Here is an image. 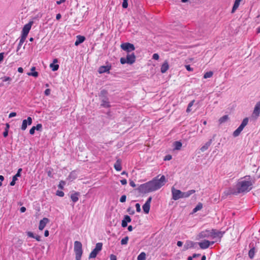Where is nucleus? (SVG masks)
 Wrapping results in <instances>:
<instances>
[{
    "mask_svg": "<svg viewBox=\"0 0 260 260\" xmlns=\"http://www.w3.org/2000/svg\"><path fill=\"white\" fill-rule=\"evenodd\" d=\"M158 176L151 181L141 184L138 188L139 192L146 193L158 190L166 182L165 176L162 175L158 179Z\"/></svg>",
    "mask_w": 260,
    "mask_h": 260,
    "instance_id": "f257e3e1",
    "label": "nucleus"
},
{
    "mask_svg": "<svg viewBox=\"0 0 260 260\" xmlns=\"http://www.w3.org/2000/svg\"><path fill=\"white\" fill-rule=\"evenodd\" d=\"M254 183L250 176H246L241 178L236 185L237 191H231V193H240L247 192L251 190Z\"/></svg>",
    "mask_w": 260,
    "mask_h": 260,
    "instance_id": "f03ea898",
    "label": "nucleus"
},
{
    "mask_svg": "<svg viewBox=\"0 0 260 260\" xmlns=\"http://www.w3.org/2000/svg\"><path fill=\"white\" fill-rule=\"evenodd\" d=\"M222 233L221 232L216 231L215 230H205L200 232L197 237V240H200L204 238H209L214 239L216 238H221L222 236Z\"/></svg>",
    "mask_w": 260,
    "mask_h": 260,
    "instance_id": "7ed1b4c3",
    "label": "nucleus"
},
{
    "mask_svg": "<svg viewBox=\"0 0 260 260\" xmlns=\"http://www.w3.org/2000/svg\"><path fill=\"white\" fill-rule=\"evenodd\" d=\"M74 250L75 253L76 259L81 260L83 253L82 243L78 241L74 242Z\"/></svg>",
    "mask_w": 260,
    "mask_h": 260,
    "instance_id": "20e7f679",
    "label": "nucleus"
},
{
    "mask_svg": "<svg viewBox=\"0 0 260 260\" xmlns=\"http://www.w3.org/2000/svg\"><path fill=\"white\" fill-rule=\"evenodd\" d=\"M136 61V56L134 53L131 54H127L126 58L121 57L120 59V63L122 64L125 63H128L132 64L134 63Z\"/></svg>",
    "mask_w": 260,
    "mask_h": 260,
    "instance_id": "39448f33",
    "label": "nucleus"
},
{
    "mask_svg": "<svg viewBox=\"0 0 260 260\" xmlns=\"http://www.w3.org/2000/svg\"><path fill=\"white\" fill-rule=\"evenodd\" d=\"M120 48L128 53L135 50V47L133 44L130 43H123L120 45Z\"/></svg>",
    "mask_w": 260,
    "mask_h": 260,
    "instance_id": "423d86ee",
    "label": "nucleus"
},
{
    "mask_svg": "<svg viewBox=\"0 0 260 260\" xmlns=\"http://www.w3.org/2000/svg\"><path fill=\"white\" fill-rule=\"evenodd\" d=\"M32 23V21H30L28 23L24 25L22 28V34L21 36L26 38L29 31L31 29Z\"/></svg>",
    "mask_w": 260,
    "mask_h": 260,
    "instance_id": "0eeeda50",
    "label": "nucleus"
},
{
    "mask_svg": "<svg viewBox=\"0 0 260 260\" xmlns=\"http://www.w3.org/2000/svg\"><path fill=\"white\" fill-rule=\"evenodd\" d=\"M260 115V101L257 102L254 107V109L252 114V117L257 118Z\"/></svg>",
    "mask_w": 260,
    "mask_h": 260,
    "instance_id": "6e6552de",
    "label": "nucleus"
},
{
    "mask_svg": "<svg viewBox=\"0 0 260 260\" xmlns=\"http://www.w3.org/2000/svg\"><path fill=\"white\" fill-rule=\"evenodd\" d=\"M215 241H209L208 240H204L199 243L200 247L202 249L208 248L210 245H213Z\"/></svg>",
    "mask_w": 260,
    "mask_h": 260,
    "instance_id": "1a4fd4ad",
    "label": "nucleus"
},
{
    "mask_svg": "<svg viewBox=\"0 0 260 260\" xmlns=\"http://www.w3.org/2000/svg\"><path fill=\"white\" fill-rule=\"evenodd\" d=\"M32 122V118L30 117H28L27 119H24L22 121V125L21 128L22 131H24L26 129L27 125H30Z\"/></svg>",
    "mask_w": 260,
    "mask_h": 260,
    "instance_id": "9d476101",
    "label": "nucleus"
},
{
    "mask_svg": "<svg viewBox=\"0 0 260 260\" xmlns=\"http://www.w3.org/2000/svg\"><path fill=\"white\" fill-rule=\"evenodd\" d=\"M49 219L46 217H44L42 220H41L39 225V230L42 231L45 227L46 224L49 222Z\"/></svg>",
    "mask_w": 260,
    "mask_h": 260,
    "instance_id": "9b49d317",
    "label": "nucleus"
},
{
    "mask_svg": "<svg viewBox=\"0 0 260 260\" xmlns=\"http://www.w3.org/2000/svg\"><path fill=\"white\" fill-rule=\"evenodd\" d=\"M195 192L196 190L194 189H191L186 192H181V191H180V198H188L191 194L194 193Z\"/></svg>",
    "mask_w": 260,
    "mask_h": 260,
    "instance_id": "f8f14e48",
    "label": "nucleus"
},
{
    "mask_svg": "<svg viewBox=\"0 0 260 260\" xmlns=\"http://www.w3.org/2000/svg\"><path fill=\"white\" fill-rule=\"evenodd\" d=\"M111 69V66H102L99 68L98 72L100 74L109 72Z\"/></svg>",
    "mask_w": 260,
    "mask_h": 260,
    "instance_id": "ddd939ff",
    "label": "nucleus"
},
{
    "mask_svg": "<svg viewBox=\"0 0 260 260\" xmlns=\"http://www.w3.org/2000/svg\"><path fill=\"white\" fill-rule=\"evenodd\" d=\"M21 171V168H20L18 170L17 173L13 177L12 180L10 183L11 186H14L15 184L16 181L17 180V177L20 176V173Z\"/></svg>",
    "mask_w": 260,
    "mask_h": 260,
    "instance_id": "4468645a",
    "label": "nucleus"
},
{
    "mask_svg": "<svg viewBox=\"0 0 260 260\" xmlns=\"http://www.w3.org/2000/svg\"><path fill=\"white\" fill-rule=\"evenodd\" d=\"M42 129V125L41 123L38 124L36 126H32L29 130V134L33 135L35 134V130L41 131Z\"/></svg>",
    "mask_w": 260,
    "mask_h": 260,
    "instance_id": "2eb2a0df",
    "label": "nucleus"
},
{
    "mask_svg": "<svg viewBox=\"0 0 260 260\" xmlns=\"http://www.w3.org/2000/svg\"><path fill=\"white\" fill-rule=\"evenodd\" d=\"M172 198L174 200L179 199V190L175 189L174 186L172 188Z\"/></svg>",
    "mask_w": 260,
    "mask_h": 260,
    "instance_id": "dca6fc26",
    "label": "nucleus"
},
{
    "mask_svg": "<svg viewBox=\"0 0 260 260\" xmlns=\"http://www.w3.org/2000/svg\"><path fill=\"white\" fill-rule=\"evenodd\" d=\"M58 62L57 59H54L53 61V63L50 64V68L52 69L53 71H56L58 70L59 68V65L57 64H55Z\"/></svg>",
    "mask_w": 260,
    "mask_h": 260,
    "instance_id": "f3484780",
    "label": "nucleus"
},
{
    "mask_svg": "<svg viewBox=\"0 0 260 260\" xmlns=\"http://www.w3.org/2000/svg\"><path fill=\"white\" fill-rule=\"evenodd\" d=\"M114 168L117 171H120L122 170L121 161L120 159H117L114 165Z\"/></svg>",
    "mask_w": 260,
    "mask_h": 260,
    "instance_id": "a211bd4d",
    "label": "nucleus"
},
{
    "mask_svg": "<svg viewBox=\"0 0 260 260\" xmlns=\"http://www.w3.org/2000/svg\"><path fill=\"white\" fill-rule=\"evenodd\" d=\"M76 38L77 39L75 43V46L79 45L80 44L83 43L85 40V38L84 36H82L80 35L77 36Z\"/></svg>",
    "mask_w": 260,
    "mask_h": 260,
    "instance_id": "6ab92c4d",
    "label": "nucleus"
},
{
    "mask_svg": "<svg viewBox=\"0 0 260 260\" xmlns=\"http://www.w3.org/2000/svg\"><path fill=\"white\" fill-rule=\"evenodd\" d=\"M79 196L80 193L78 192H75L71 195V199L73 203H75L78 201Z\"/></svg>",
    "mask_w": 260,
    "mask_h": 260,
    "instance_id": "aec40b11",
    "label": "nucleus"
},
{
    "mask_svg": "<svg viewBox=\"0 0 260 260\" xmlns=\"http://www.w3.org/2000/svg\"><path fill=\"white\" fill-rule=\"evenodd\" d=\"M169 64L167 61H165L161 67V72L162 73H165L167 72V71L169 69Z\"/></svg>",
    "mask_w": 260,
    "mask_h": 260,
    "instance_id": "412c9836",
    "label": "nucleus"
},
{
    "mask_svg": "<svg viewBox=\"0 0 260 260\" xmlns=\"http://www.w3.org/2000/svg\"><path fill=\"white\" fill-rule=\"evenodd\" d=\"M242 0H235L234 2V4L232 10V13H234L235 11L238 8L240 3L242 2Z\"/></svg>",
    "mask_w": 260,
    "mask_h": 260,
    "instance_id": "4be33fe9",
    "label": "nucleus"
},
{
    "mask_svg": "<svg viewBox=\"0 0 260 260\" xmlns=\"http://www.w3.org/2000/svg\"><path fill=\"white\" fill-rule=\"evenodd\" d=\"M142 208H143L144 213L146 214H148L150 210V205H149L147 203H145L143 205Z\"/></svg>",
    "mask_w": 260,
    "mask_h": 260,
    "instance_id": "5701e85b",
    "label": "nucleus"
},
{
    "mask_svg": "<svg viewBox=\"0 0 260 260\" xmlns=\"http://www.w3.org/2000/svg\"><path fill=\"white\" fill-rule=\"evenodd\" d=\"M229 120V116L228 115H224L218 120V122L220 124L225 123Z\"/></svg>",
    "mask_w": 260,
    "mask_h": 260,
    "instance_id": "b1692460",
    "label": "nucleus"
},
{
    "mask_svg": "<svg viewBox=\"0 0 260 260\" xmlns=\"http://www.w3.org/2000/svg\"><path fill=\"white\" fill-rule=\"evenodd\" d=\"M99 252L95 248L90 252L89 255V258H95Z\"/></svg>",
    "mask_w": 260,
    "mask_h": 260,
    "instance_id": "393cba45",
    "label": "nucleus"
},
{
    "mask_svg": "<svg viewBox=\"0 0 260 260\" xmlns=\"http://www.w3.org/2000/svg\"><path fill=\"white\" fill-rule=\"evenodd\" d=\"M25 40H26V38H24V37L21 36L20 40H19V44H18V47L17 48V51H18L20 49L21 46L22 45L23 43L25 42Z\"/></svg>",
    "mask_w": 260,
    "mask_h": 260,
    "instance_id": "a878e982",
    "label": "nucleus"
},
{
    "mask_svg": "<svg viewBox=\"0 0 260 260\" xmlns=\"http://www.w3.org/2000/svg\"><path fill=\"white\" fill-rule=\"evenodd\" d=\"M203 208V204L201 203L198 204L196 207L193 209L192 213H196L197 211L201 210Z\"/></svg>",
    "mask_w": 260,
    "mask_h": 260,
    "instance_id": "bb28decb",
    "label": "nucleus"
},
{
    "mask_svg": "<svg viewBox=\"0 0 260 260\" xmlns=\"http://www.w3.org/2000/svg\"><path fill=\"white\" fill-rule=\"evenodd\" d=\"M101 106L103 107L109 108L110 107L109 102L108 101V99H104L102 100Z\"/></svg>",
    "mask_w": 260,
    "mask_h": 260,
    "instance_id": "cd10ccee",
    "label": "nucleus"
},
{
    "mask_svg": "<svg viewBox=\"0 0 260 260\" xmlns=\"http://www.w3.org/2000/svg\"><path fill=\"white\" fill-rule=\"evenodd\" d=\"M138 260H145L146 259V253L144 252H142L137 257Z\"/></svg>",
    "mask_w": 260,
    "mask_h": 260,
    "instance_id": "c85d7f7f",
    "label": "nucleus"
},
{
    "mask_svg": "<svg viewBox=\"0 0 260 260\" xmlns=\"http://www.w3.org/2000/svg\"><path fill=\"white\" fill-rule=\"evenodd\" d=\"M254 254H255V249L254 248H251L249 251V252H248V255H249V257L250 258H253L254 257Z\"/></svg>",
    "mask_w": 260,
    "mask_h": 260,
    "instance_id": "c756f323",
    "label": "nucleus"
},
{
    "mask_svg": "<svg viewBox=\"0 0 260 260\" xmlns=\"http://www.w3.org/2000/svg\"><path fill=\"white\" fill-rule=\"evenodd\" d=\"M213 73L212 71H209L205 73L204 75V78L207 79L212 77Z\"/></svg>",
    "mask_w": 260,
    "mask_h": 260,
    "instance_id": "7c9ffc66",
    "label": "nucleus"
},
{
    "mask_svg": "<svg viewBox=\"0 0 260 260\" xmlns=\"http://www.w3.org/2000/svg\"><path fill=\"white\" fill-rule=\"evenodd\" d=\"M194 103V100H192L188 104V107H187V108L186 109V112L187 113H189L190 112L192 109H191V107L193 106V104Z\"/></svg>",
    "mask_w": 260,
    "mask_h": 260,
    "instance_id": "2f4dec72",
    "label": "nucleus"
},
{
    "mask_svg": "<svg viewBox=\"0 0 260 260\" xmlns=\"http://www.w3.org/2000/svg\"><path fill=\"white\" fill-rule=\"evenodd\" d=\"M210 145V142L207 143L206 144H205L204 146H203L201 148V150L202 152L205 151V150H206L208 148V147H209Z\"/></svg>",
    "mask_w": 260,
    "mask_h": 260,
    "instance_id": "473e14b6",
    "label": "nucleus"
},
{
    "mask_svg": "<svg viewBox=\"0 0 260 260\" xmlns=\"http://www.w3.org/2000/svg\"><path fill=\"white\" fill-rule=\"evenodd\" d=\"M103 244L102 243H98L96 244L95 249L100 252L102 249Z\"/></svg>",
    "mask_w": 260,
    "mask_h": 260,
    "instance_id": "72a5a7b5",
    "label": "nucleus"
},
{
    "mask_svg": "<svg viewBox=\"0 0 260 260\" xmlns=\"http://www.w3.org/2000/svg\"><path fill=\"white\" fill-rule=\"evenodd\" d=\"M128 239H129L128 237L126 236V237H124V238H123L121 240V244L122 245H126V244H127V242H128Z\"/></svg>",
    "mask_w": 260,
    "mask_h": 260,
    "instance_id": "f704fd0d",
    "label": "nucleus"
},
{
    "mask_svg": "<svg viewBox=\"0 0 260 260\" xmlns=\"http://www.w3.org/2000/svg\"><path fill=\"white\" fill-rule=\"evenodd\" d=\"M248 122V118H245L243 120V121L240 125H242V126L245 127L247 124Z\"/></svg>",
    "mask_w": 260,
    "mask_h": 260,
    "instance_id": "c9c22d12",
    "label": "nucleus"
},
{
    "mask_svg": "<svg viewBox=\"0 0 260 260\" xmlns=\"http://www.w3.org/2000/svg\"><path fill=\"white\" fill-rule=\"evenodd\" d=\"M241 131H240V129L237 128L233 133L234 137H236L238 136L241 133Z\"/></svg>",
    "mask_w": 260,
    "mask_h": 260,
    "instance_id": "e433bc0d",
    "label": "nucleus"
},
{
    "mask_svg": "<svg viewBox=\"0 0 260 260\" xmlns=\"http://www.w3.org/2000/svg\"><path fill=\"white\" fill-rule=\"evenodd\" d=\"M108 92L106 90L103 89L101 91L100 95L105 97L107 95Z\"/></svg>",
    "mask_w": 260,
    "mask_h": 260,
    "instance_id": "4c0bfd02",
    "label": "nucleus"
},
{
    "mask_svg": "<svg viewBox=\"0 0 260 260\" xmlns=\"http://www.w3.org/2000/svg\"><path fill=\"white\" fill-rule=\"evenodd\" d=\"M123 220H125L127 223L131 221V218L128 215H125Z\"/></svg>",
    "mask_w": 260,
    "mask_h": 260,
    "instance_id": "58836bf2",
    "label": "nucleus"
},
{
    "mask_svg": "<svg viewBox=\"0 0 260 260\" xmlns=\"http://www.w3.org/2000/svg\"><path fill=\"white\" fill-rule=\"evenodd\" d=\"M27 75L28 76H32L35 77H37L38 76V73L37 72H34L32 73H27Z\"/></svg>",
    "mask_w": 260,
    "mask_h": 260,
    "instance_id": "ea45409f",
    "label": "nucleus"
},
{
    "mask_svg": "<svg viewBox=\"0 0 260 260\" xmlns=\"http://www.w3.org/2000/svg\"><path fill=\"white\" fill-rule=\"evenodd\" d=\"M127 1L128 0H123V3H122V7L123 8H127V7H128V3H127Z\"/></svg>",
    "mask_w": 260,
    "mask_h": 260,
    "instance_id": "a19ab883",
    "label": "nucleus"
},
{
    "mask_svg": "<svg viewBox=\"0 0 260 260\" xmlns=\"http://www.w3.org/2000/svg\"><path fill=\"white\" fill-rule=\"evenodd\" d=\"M65 185V182L64 181H60L59 182L58 187L61 189L63 188V186Z\"/></svg>",
    "mask_w": 260,
    "mask_h": 260,
    "instance_id": "79ce46f5",
    "label": "nucleus"
},
{
    "mask_svg": "<svg viewBox=\"0 0 260 260\" xmlns=\"http://www.w3.org/2000/svg\"><path fill=\"white\" fill-rule=\"evenodd\" d=\"M64 192L62 191L57 190L56 191V195L59 197H62L64 196Z\"/></svg>",
    "mask_w": 260,
    "mask_h": 260,
    "instance_id": "37998d69",
    "label": "nucleus"
},
{
    "mask_svg": "<svg viewBox=\"0 0 260 260\" xmlns=\"http://www.w3.org/2000/svg\"><path fill=\"white\" fill-rule=\"evenodd\" d=\"M126 199V196L125 195H122L120 199V202L121 203H124L125 202Z\"/></svg>",
    "mask_w": 260,
    "mask_h": 260,
    "instance_id": "c03bdc74",
    "label": "nucleus"
},
{
    "mask_svg": "<svg viewBox=\"0 0 260 260\" xmlns=\"http://www.w3.org/2000/svg\"><path fill=\"white\" fill-rule=\"evenodd\" d=\"M135 206H136L137 212H140L141 211L140 205L139 203H137Z\"/></svg>",
    "mask_w": 260,
    "mask_h": 260,
    "instance_id": "a18cd8bd",
    "label": "nucleus"
},
{
    "mask_svg": "<svg viewBox=\"0 0 260 260\" xmlns=\"http://www.w3.org/2000/svg\"><path fill=\"white\" fill-rule=\"evenodd\" d=\"M127 211L130 214H134L135 213V211L131 207H129Z\"/></svg>",
    "mask_w": 260,
    "mask_h": 260,
    "instance_id": "49530a36",
    "label": "nucleus"
},
{
    "mask_svg": "<svg viewBox=\"0 0 260 260\" xmlns=\"http://www.w3.org/2000/svg\"><path fill=\"white\" fill-rule=\"evenodd\" d=\"M152 58L155 60H158L159 59V55L157 53L153 54Z\"/></svg>",
    "mask_w": 260,
    "mask_h": 260,
    "instance_id": "de8ad7c7",
    "label": "nucleus"
},
{
    "mask_svg": "<svg viewBox=\"0 0 260 260\" xmlns=\"http://www.w3.org/2000/svg\"><path fill=\"white\" fill-rule=\"evenodd\" d=\"M11 78L9 77H4L3 78V81L4 82H7V81H11Z\"/></svg>",
    "mask_w": 260,
    "mask_h": 260,
    "instance_id": "09e8293b",
    "label": "nucleus"
},
{
    "mask_svg": "<svg viewBox=\"0 0 260 260\" xmlns=\"http://www.w3.org/2000/svg\"><path fill=\"white\" fill-rule=\"evenodd\" d=\"M172 159V156L171 155H166L165 158H164V160H170Z\"/></svg>",
    "mask_w": 260,
    "mask_h": 260,
    "instance_id": "8fccbe9b",
    "label": "nucleus"
},
{
    "mask_svg": "<svg viewBox=\"0 0 260 260\" xmlns=\"http://www.w3.org/2000/svg\"><path fill=\"white\" fill-rule=\"evenodd\" d=\"M27 235L28 237L30 238H34L35 237L34 234L31 232H27Z\"/></svg>",
    "mask_w": 260,
    "mask_h": 260,
    "instance_id": "3c124183",
    "label": "nucleus"
},
{
    "mask_svg": "<svg viewBox=\"0 0 260 260\" xmlns=\"http://www.w3.org/2000/svg\"><path fill=\"white\" fill-rule=\"evenodd\" d=\"M175 145V150H179V141H176L174 143Z\"/></svg>",
    "mask_w": 260,
    "mask_h": 260,
    "instance_id": "603ef678",
    "label": "nucleus"
},
{
    "mask_svg": "<svg viewBox=\"0 0 260 260\" xmlns=\"http://www.w3.org/2000/svg\"><path fill=\"white\" fill-rule=\"evenodd\" d=\"M50 89L48 88L45 90L44 93L46 95H49L50 94Z\"/></svg>",
    "mask_w": 260,
    "mask_h": 260,
    "instance_id": "864d4df0",
    "label": "nucleus"
},
{
    "mask_svg": "<svg viewBox=\"0 0 260 260\" xmlns=\"http://www.w3.org/2000/svg\"><path fill=\"white\" fill-rule=\"evenodd\" d=\"M127 223L126 222H125V220H122V222H121V226L123 228H125V227L127 226Z\"/></svg>",
    "mask_w": 260,
    "mask_h": 260,
    "instance_id": "5fc2aeb1",
    "label": "nucleus"
},
{
    "mask_svg": "<svg viewBox=\"0 0 260 260\" xmlns=\"http://www.w3.org/2000/svg\"><path fill=\"white\" fill-rule=\"evenodd\" d=\"M16 115V113L15 112H11L9 115V118H12L15 117Z\"/></svg>",
    "mask_w": 260,
    "mask_h": 260,
    "instance_id": "6e6d98bb",
    "label": "nucleus"
},
{
    "mask_svg": "<svg viewBox=\"0 0 260 260\" xmlns=\"http://www.w3.org/2000/svg\"><path fill=\"white\" fill-rule=\"evenodd\" d=\"M120 182L122 185H126L127 184V180L125 179H123L120 180Z\"/></svg>",
    "mask_w": 260,
    "mask_h": 260,
    "instance_id": "4d7b16f0",
    "label": "nucleus"
},
{
    "mask_svg": "<svg viewBox=\"0 0 260 260\" xmlns=\"http://www.w3.org/2000/svg\"><path fill=\"white\" fill-rule=\"evenodd\" d=\"M8 132L7 129H5V131L3 133V136L4 137H7L8 135Z\"/></svg>",
    "mask_w": 260,
    "mask_h": 260,
    "instance_id": "13d9d810",
    "label": "nucleus"
},
{
    "mask_svg": "<svg viewBox=\"0 0 260 260\" xmlns=\"http://www.w3.org/2000/svg\"><path fill=\"white\" fill-rule=\"evenodd\" d=\"M34 238H35L37 241H41V237L39 235L35 236Z\"/></svg>",
    "mask_w": 260,
    "mask_h": 260,
    "instance_id": "bf43d9fd",
    "label": "nucleus"
},
{
    "mask_svg": "<svg viewBox=\"0 0 260 260\" xmlns=\"http://www.w3.org/2000/svg\"><path fill=\"white\" fill-rule=\"evenodd\" d=\"M151 200H152V197H150L147 200V201L145 203H147L149 205H150L151 204Z\"/></svg>",
    "mask_w": 260,
    "mask_h": 260,
    "instance_id": "052dcab7",
    "label": "nucleus"
},
{
    "mask_svg": "<svg viewBox=\"0 0 260 260\" xmlns=\"http://www.w3.org/2000/svg\"><path fill=\"white\" fill-rule=\"evenodd\" d=\"M110 260H117L116 256L114 254L110 255Z\"/></svg>",
    "mask_w": 260,
    "mask_h": 260,
    "instance_id": "680f3d73",
    "label": "nucleus"
},
{
    "mask_svg": "<svg viewBox=\"0 0 260 260\" xmlns=\"http://www.w3.org/2000/svg\"><path fill=\"white\" fill-rule=\"evenodd\" d=\"M129 185L133 187H135L136 186L135 183L133 181H131L129 182Z\"/></svg>",
    "mask_w": 260,
    "mask_h": 260,
    "instance_id": "e2e57ef3",
    "label": "nucleus"
},
{
    "mask_svg": "<svg viewBox=\"0 0 260 260\" xmlns=\"http://www.w3.org/2000/svg\"><path fill=\"white\" fill-rule=\"evenodd\" d=\"M185 68H186V70H187V71H192V68H191L190 67V66H189V65H186V66H185Z\"/></svg>",
    "mask_w": 260,
    "mask_h": 260,
    "instance_id": "0e129e2a",
    "label": "nucleus"
},
{
    "mask_svg": "<svg viewBox=\"0 0 260 260\" xmlns=\"http://www.w3.org/2000/svg\"><path fill=\"white\" fill-rule=\"evenodd\" d=\"M20 210L21 212L23 213L26 211V208L24 207H22L20 208Z\"/></svg>",
    "mask_w": 260,
    "mask_h": 260,
    "instance_id": "69168bd1",
    "label": "nucleus"
},
{
    "mask_svg": "<svg viewBox=\"0 0 260 260\" xmlns=\"http://www.w3.org/2000/svg\"><path fill=\"white\" fill-rule=\"evenodd\" d=\"M61 17V15L60 14H57L56 16V18L57 20H59Z\"/></svg>",
    "mask_w": 260,
    "mask_h": 260,
    "instance_id": "338daca9",
    "label": "nucleus"
},
{
    "mask_svg": "<svg viewBox=\"0 0 260 260\" xmlns=\"http://www.w3.org/2000/svg\"><path fill=\"white\" fill-rule=\"evenodd\" d=\"M18 72L20 73H23V69L22 67H19L18 68Z\"/></svg>",
    "mask_w": 260,
    "mask_h": 260,
    "instance_id": "774afa93",
    "label": "nucleus"
}]
</instances>
